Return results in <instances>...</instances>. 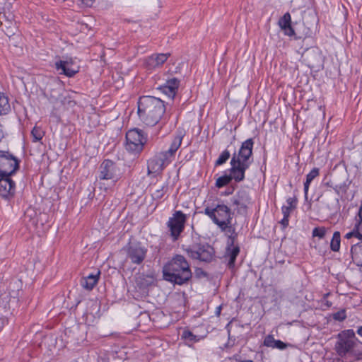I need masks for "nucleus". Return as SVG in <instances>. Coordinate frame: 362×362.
I'll return each mask as SVG.
<instances>
[{
  "mask_svg": "<svg viewBox=\"0 0 362 362\" xmlns=\"http://www.w3.org/2000/svg\"><path fill=\"white\" fill-rule=\"evenodd\" d=\"M195 274L198 278H201L202 276H206L207 275L206 273L201 268H197L195 270Z\"/></svg>",
  "mask_w": 362,
  "mask_h": 362,
  "instance_id": "a19ab883",
  "label": "nucleus"
},
{
  "mask_svg": "<svg viewBox=\"0 0 362 362\" xmlns=\"http://www.w3.org/2000/svg\"><path fill=\"white\" fill-rule=\"evenodd\" d=\"M170 56V53L153 54L146 59V66L149 69L162 66Z\"/></svg>",
  "mask_w": 362,
  "mask_h": 362,
  "instance_id": "412c9836",
  "label": "nucleus"
},
{
  "mask_svg": "<svg viewBox=\"0 0 362 362\" xmlns=\"http://www.w3.org/2000/svg\"><path fill=\"white\" fill-rule=\"evenodd\" d=\"M289 222V216H284L280 221L281 225L283 226V228H286L288 226Z\"/></svg>",
  "mask_w": 362,
  "mask_h": 362,
  "instance_id": "79ce46f5",
  "label": "nucleus"
},
{
  "mask_svg": "<svg viewBox=\"0 0 362 362\" xmlns=\"http://www.w3.org/2000/svg\"><path fill=\"white\" fill-rule=\"evenodd\" d=\"M168 191V184L165 183L162 185L156 186V189L151 193V196L153 200L160 201L163 198L165 194Z\"/></svg>",
  "mask_w": 362,
  "mask_h": 362,
  "instance_id": "a878e982",
  "label": "nucleus"
},
{
  "mask_svg": "<svg viewBox=\"0 0 362 362\" xmlns=\"http://www.w3.org/2000/svg\"><path fill=\"white\" fill-rule=\"evenodd\" d=\"M163 279L173 284H188L192 272L189 263L182 255H175L163 267Z\"/></svg>",
  "mask_w": 362,
  "mask_h": 362,
  "instance_id": "f257e3e1",
  "label": "nucleus"
},
{
  "mask_svg": "<svg viewBox=\"0 0 362 362\" xmlns=\"http://www.w3.org/2000/svg\"><path fill=\"white\" fill-rule=\"evenodd\" d=\"M233 206L238 214H247L248 206L251 204V197L249 193L245 190H239L236 194L231 199Z\"/></svg>",
  "mask_w": 362,
  "mask_h": 362,
  "instance_id": "ddd939ff",
  "label": "nucleus"
},
{
  "mask_svg": "<svg viewBox=\"0 0 362 362\" xmlns=\"http://www.w3.org/2000/svg\"><path fill=\"white\" fill-rule=\"evenodd\" d=\"M254 144L255 142L252 138L247 139L243 141L238 152L233 154L231 160L235 159L236 163L250 166L253 162L252 151Z\"/></svg>",
  "mask_w": 362,
  "mask_h": 362,
  "instance_id": "9d476101",
  "label": "nucleus"
},
{
  "mask_svg": "<svg viewBox=\"0 0 362 362\" xmlns=\"http://www.w3.org/2000/svg\"><path fill=\"white\" fill-rule=\"evenodd\" d=\"M95 270L97 271V272L95 274L92 272V276H91V278H92V290L93 289L95 284H97V282H98V279L100 278V272L98 269H96Z\"/></svg>",
  "mask_w": 362,
  "mask_h": 362,
  "instance_id": "58836bf2",
  "label": "nucleus"
},
{
  "mask_svg": "<svg viewBox=\"0 0 362 362\" xmlns=\"http://www.w3.org/2000/svg\"><path fill=\"white\" fill-rule=\"evenodd\" d=\"M341 234L339 231H335L333 233L330 243V249L334 252H338L340 249Z\"/></svg>",
  "mask_w": 362,
  "mask_h": 362,
  "instance_id": "cd10ccee",
  "label": "nucleus"
},
{
  "mask_svg": "<svg viewBox=\"0 0 362 362\" xmlns=\"http://www.w3.org/2000/svg\"><path fill=\"white\" fill-rule=\"evenodd\" d=\"M361 222L358 224V226L357 227H358L359 233H361V238L362 239V216L361 217Z\"/></svg>",
  "mask_w": 362,
  "mask_h": 362,
  "instance_id": "c03bdc74",
  "label": "nucleus"
},
{
  "mask_svg": "<svg viewBox=\"0 0 362 362\" xmlns=\"http://www.w3.org/2000/svg\"><path fill=\"white\" fill-rule=\"evenodd\" d=\"M148 140L147 135L143 130L134 128L129 129L126 133L125 148L132 153H141Z\"/></svg>",
  "mask_w": 362,
  "mask_h": 362,
  "instance_id": "423d86ee",
  "label": "nucleus"
},
{
  "mask_svg": "<svg viewBox=\"0 0 362 362\" xmlns=\"http://www.w3.org/2000/svg\"><path fill=\"white\" fill-rule=\"evenodd\" d=\"M227 193L229 194H231L232 192L227 191Z\"/></svg>",
  "mask_w": 362,
  "mask_h": 362,
  "instance_id": "603ef678",
  "label": "nucleus"
},
{
  "mask_svg": "<svg viewBox=\"0 0 362 362\" xmlns=\"http://www.w3.org/2000/svg\"><path fill=\"white\" fill-rule=\"evenodd\" d=\"M137 105L139 117L147 126L153 127L157 124L165 112L164 102L153 96L140 97Z\"/></svg>",
  "mask_w": 362,
  "mask_h": 362,
  "instance_id": "f03ea898",
  "label": "nucleus"
},
{
  "mask_svg": "<svg viewBox=\"0 0 362 362\" xmlns=\"http://www.w3.org/2000/svg\"><path fill=\"white\" fill-rule=\"evenodd\" d=\"M11 111L8 98L0 93V115H6Z\"/></svg>",
  "mask_w": 362,
  "mask_h": 362,
  "instance_id": "bb28decb",
  "label": "nucleus"
},
{
  "mask_svg": "<svg viewBox=\"0 0 362 362\" xmlns=\"http://www.w3.org/2000/svg\"><path fill=\"white\" fill-rule=\"evenodd\" d=\"M93 56L94 58L92 60H98L99 58L102 60L105 57L104 48L100 44H95L93 46Z\"/></svg>",
  "mask_w": 362,
  "mask_h": 362,
  "instance_id": "c756f323",
  "label": "nucleus"
},
{
  "mask_svg": "<svg viewBox=\"0 0 362 362\" xmlns=\"http://www.w3.org/2000/svg\"><path fill=\"white\" fill-rule=\"evenodd\" d=\"M240 362H253V361L251 360H245V361H242Z\"/></svg>",
  "mask_w": 362,
  "mask_h": 362,
  "instance_id": "3c124183",
  "label": "nucleus"
},
{
  "mask_svg": "<svg viewBox=\"0 0 362 362\" xmlns=\"http://www.w3.org/2000/svg\"><path fill=\"white\" fill-rule=\"evenodd\" d=\"M353 262L358 267L362 266V241L354 244L351 247Z\"/></svg>",
  "mask_w": 362,
  "mask_h": 362,
  "instance_id": "5701e85b",
  "label": "nucleus"
},
{
  "mask_svg": "<svg viewBox=\"0 0 362 362\" xmlns=\"http://www.w3.org/2000/svg\"><path fill=\"white\" fill-rule=\"evenodd\" d=\"M55 68L60 74H64L68 77L74 76L78 71V67L72 60H59L55 63Z\"/></svg>",
  "mask_w": 362,
  "mask_h": 362,
  "instance_id": "a211bd4d",
  "label": "nucleus"
},
{
  "mask_svg": "<svg viewBox=\"0 0 362 362\" xmlns=\"http://www.w3.org/2000/svg\"><path fill=\"white\" fill-rule=\"evenodd\" d=\"M357 334L362 337V326L358 327Z\"/></svg>",
  "mask_w": 362,
  "mask_h": 362,
  "instance_id": "a18cd8bd",
  "label": "nucleus"
},
{
  "mask_svg": "<svg viewBox=\"0 0 362 362\" xmlns=\"http://www.w3.org/2000/svg\"><path fill=\"white\" fill-rule=\"evenodd\" d=\"M235 236H229L225 255V258L228 261L227 266L230 269L235 268V260L240 253V247L235 244Z\"/></svg>",
  "mask_w": 362,
  "mask_h": 362,
  "instance_id": "2eb2a0df",
  "label": "nucleus"
},
{
  "mask_svg": "<svg viewBox=\"0 0 362 362\" xmlns=\"http://www.w3.org/2000/svg\"><path fill=\"white\" fill-rule=\"evenodd\" d=\"M230 153L228 150H224L218 156L215 162V166H219L224 164L230 158Z\"/></svg>",
  "mask_w": 362,
  "mask_h": 362,
  "instance_id": "2f4dec72",
  "label": "nucleus"
},
{
  "mask_svg": "<svg viewBox=\"0 0 362 362\" xmlns=\"http://www.w3.org/2000/svg\"><path fill=\"white\" fill-rule=\"evenodd\" d=\"M320 175V170L317 168H314L312 170L306 175V180L304 182V194L305 199H308V194L310 185L311 182Z\"/></svg>",
  "mask_w": 362,
  "mask_h": 362,
  "instance_id": "393cba45",
  "label": "nucleus"
},
{
  "mask_svg": "<svg viewBox=\"0 0 362 362\" xmlns=\"http://www.w3.org/2000/svg\"><path fill=\"white\" fill-rule=\"evenodd\" d=\"M231 167L229 169L231 180H234L236 182H240L245 179V171L250 168L247 165H243L236 163L235 159L230 160Z\"/></svg>",
  "mask_w": 362,
  "mask_h": 362,
  "instance_id": "dca6fc26",
  "label": "nucleus"
},
{
  "mask_svg": "<svg viewBox=\"0 0 362 362\" xmlns=\"http://www.w3.org/2000/svg\"><path fill=\"white\" fill-rule=\"evenodd\" d=\"M31 134L33 138V141L36 142L42 139L44 132L40 127H35L31 132Z\"/></svg>",
  "mask_w": 362,
  "mask_h": 362,
  "instance_id": "473e14b6",
  "label": "nucleus"
},
{
  "mask_svg": "<svg viewBox=\"0 0 362 362\" xmlns=\"http://www.w3.org/2000/svg\"><path fill=\"white\" fill-rule=\"evenodd\" d=\"M333 189H334V191L337 192V194H339V187L338 185H336L335 187H333Z\"/></svg>",
  "mask_w": 362,
  "mask_h": 362,
  "instance_id": "de8ad7c7",
  "label": "nucleus"
},
{
  "mask_svg": "<svg viewBox=\"0 0 362 362\" xmlns=\"http://www.w3.org/2000/svg\"><path fill=\"white\" fill-rule=\"evenodd\" d=\"M291 16L288 12L284 13L278 21V25L280 28L284 31L285 35L288 37H293L295 40H304L311 35V30L309 28L306 27L304 24H302L303 28V33L296 32V30L291 25Z\"/></svg>",
  "mask_w": 362,
  "mask_h": 362,
  "instance_id": "6e6552de",
  "label": "nucleus"
},
{
  "mask_svg": "<svg viewBox=\"0 0 362 362\" xmlns=\"http://www.w3.org/2000/svg\"><path fill=\"white\" fill-rule=\"evenodd\" d=\"M286 203H287L286 206H291V208L295 209L297 206L298 199L295 196L293 197H288L286 199Z\"/></svg>",
  "mask_w": 362,
  "mask_h": 362,
  "instance_id": "4c0bfd02",
  "label": "nucleus"
},
{
  "mask_svg": "<svg viewBox=\"0 0 362 362\" xmlns=\"http://www.w3.org/2000/svg\"><path fill=\"white\" fill-rule=\"evenodd\" d=\"M182 248L192 259L211 262L215 257L214 247L207 243H193L187 247L183 245Z\"/></svg>",
  "mask_w": 362,
  "mask_h": 362,
  "instance_id": "39448f33",
  "label": "nucleus"
},
{
  "mask_svg": "<svg viewBox=\"0 0 362 362\" xmlns=\"http://www.w3.org/2000/svg\"><path fill=\"white\" fill-rule=\"evenodd\" d=\"M20 160L8 151L0 150V175H12L19 168Z\"/></svg>",
  "mask_w": 362,
  "mask_h": 362,
  "instance_id": "1a4fd4ad",
  "label": "nucleus"
},
{
  "mask_svg": "<svg viewBox=\"0 0 362 362\" xmlns=\"http://www.w3.org/2000/svg\"><path fill=\"white\" fill-rule=\"evenodd\" d=\"M327 230L325 227H315L312 232L313 237H318L320 239L325 238Z\"/></svg>",
  "mask_w": 362,
  "mask_h": 362,
  "instance_id": "72a5a7b5",
  "label": "nucleus"
},
{
  "mask_svg": "<svg viewBox=\"0 0 362 362\" xmlns=\"http://www.w3.org/2000/svg\"><path fill=\"white\" fill-rule=\"evenodd\" d=\"M11 176L0 175V197L5 199H10L16 192V183Z\"/></svg>",
  "mask_w": 362,
  "mask_h": 362,
  "instance_id": "4468645a",
  "label": "nucleus"
},
{
  "mask_svg": "<svg viewBox=\"0 0 362 362\" xmlns=\"http://www.w3.org/2000/svg\"><path fill=\"white\" fill-rule=\"evenodd\" d=\"M184 134L177 130L170 148L167 151L156 153L147 160V174L160 173L175 158V153L182 144Z\"/></svg>",
  "mask_w": 362,
  "mask_h": 362,
  "instance_id": "7ed1b4c3",
  "label": "nucleus"
},
{
  "mask_svg": "<svg viewBox=\"0 0 362 362\" xmlns=\"http://www.w3.org/2000/svg\"><path fill=\"white\" fill-rule=\"evenodd\" d=\"M231 181L230 175L225 174L216 179L215 185L218 188H222L228 185Z\"/></svg>",
  "mask_w": 362,
  "mask_h": 362,
  "instance_id": "c85d7f7f",
  "label": "nucleus"
},
{
  "mask_svg": "<svg viewBox=\"0 0 362 362\" xmlns=\"http://www.w3.org/2000/svg\"><path fill=\"white\" fill-rule=\"evenodd\" d=\"M263 344L265 346L271 347L273 349H278L279 350H284L288 346V344L281 341V340L275 339L273 335L271 334L265 337Z\"/></svg>",
  "mask_w": 362,
  "mask_h": 362,
  "instance_id": "b1692460",
  "label": "nucleus"
},
{
  "mask_svg": "<svg viewBox=\"0 0 362 362\" xmlns=\"http://www.w3.org/2000/svg\"><path fill=\"white\" fill-rule=\"evenodd\" d=\"M216 309H217L216 313H217L218 315H219V314H220V312H221V306L220 305V306L217 307V308H216Z\"/></svg>",
  "mask_w": 362,
  "mask_h": 362,
  "instance_id": "8fccbe9b",
  "label": "nucleus"
},
{
  "mask_svg": "<svg viewBox=\"0 0 362 362\" xmlns=\"http://www.w3.org/2000/svg\"><path fill=\"white\" fill-rule=\"evenodd\" d=\"M115 175V163L111 160H105L99 168V177L103 180H110Z\"/></svg>",
  "mask_w": 362,
  "mask_h": 362,
  "instance_id": "6ab92c4d",
  "label": "nucleus"
},
{
  "mask_svg": "<svg viewBox=\"0 0 362 362\" xmlns=\"http://www.w3.org/2000/svg\"><path fill=\"white\" fill-rule=\"evenodd\" d=\"M180 86V80L176 78H172L167 80L165 84L163 86V90L170 97H174Z\"/></svg>",
  "mask_w": 362,
  "mask_h": 362,
  "instance_id": "4be33fe9",
  "label": "nucleus"
},
{
  "mask_svg": "<svg viewBox=\"0 0 362 362\" xmlns=\"http://www.w3.org/2000/svg\"><path fill=\"white\" fill-rule=\"evenodd\" d=\"M344 238L348 240H349L352 238H357L358 239H361V233L358 231V227H356V228H354L353 230L347 233L345 235Z\"/></svg>",
  "mask_w": 362,
  "mask_h": 362,
  "instance_id": "e433bc0d",
  "label": "nucleus"
},
{
  "mask_svg": "<svg viewBox=\"0 0 362 362\" xmlns=\"http://www.w3.org/2000/svg\"><path fill=\"white\" fill-rule=\"evenodd\" d=\"M305 60L310 68H320L322 64V52L317 48L308 49L305 55Z\"/></svg>",
  "mask_w": 362,
  "mask_h": 362,
  "instance_id": "f3484780",
  "label": "nucleus"
},
{
  "mask_svg": "<svg viewBox=\"0 0 362 362\" xmlns=\"http://www.w3.org/2000/svg\"><path fill=\"white\" fill-rule=\"evenodd\" d=\"M89 279H90V274H87L86 272H83V277L81 279V285L88 291L90 290V286L88 281Z\"/></svg>",
  "mask_w": 362,
  "mask_h": 362,
  "instance_id": "f704fd0d",
  "label": "nucleus"
},
{
  "mask_svg": "<svg viewBox=\"0 0 362 362\" xmlns=\"http://www.w3.org/2000/svg\"><path fill=\"white\" fill-rule=\"evenodd\" d=\"M358 214L360 217H362V205L361 206L358 211Z\"/></svg>",
  "mask_w": 362,
  "mask_h": 362,
  "instance_id": "09e8293b",
  "label": "nucleus"
},
{
  "mask_svg": "<svg viewBox=\"0 0 362 362\" xmlns=\"http://www.w3.org/2000/svg\"><path fill=\"white\" fill-rule=\"evenodd\" d=\"M4 138V132L3 130V127L0 125V141Z\"/></svg>",
  "mask_w": 362,
  "mask_h": 362,
  "instance_id": "37998d69",
  "label": "nucleus"
},
{
  "mask_svg": "<svg viewBox=\"0 0 362 362\" xmlns=\"http://www.w3.org/2000/svg\"><path fill=\"white\" fill-rule=\"evenodd\" d=\"M227 193L229 194H231L232 192L227 191Z\"/></svg>",
  "mask_w": 362,
  "mask_h": 362,
  "instance_id": "864d4df0",
  "label": "nucleus"
},
{
  "mask_svg": "<svg viewBox=\"0 0 362 362\" xmlns=\"http://www.w3.org/2000/svg\"><path fill=\"white\" fill-rule=\"evenodd\" d=\"M127 257L134 264H141L146 258L147 249L139 242L129 243L124 248Z\"/></svg>",
  "mask_w": 362,
  "mask_h": 362,
  "instance_id": "f8f14e48",
  "label": "nucleus"
},
{
  "mask_svg": "<svg viewBox=\"0 0 362 362\" xmlns=\"http://www.w3.org/2000/svg\"><path fill=\"white\" fill-rule=\"evenodd\" d=\"M204 214L223 230L231 225L233 213L231 209L223 203L218 204L214 207H205Z\"/></svg>",
  "mask_w": 362,
  "mask_h": 362,
  "instance_id": "20e7f679",
  "label": "nucleus"
},
{
  "mask_svg": "<svg viewBox=\"0 0 362 362\" xmlns=\"http://www.w3.org/2000/svg\"><path fill=\"white\" fill-rule=\"evenodd\" d=\"M300 30H299L298 28L295 29L296 32H299L300 33H303L304 30H303V28L302 27V25H300Z\"/></svg>",
  "mask_w": 362,
  "mask_h": 362,
  "instance_id": "49530a36",
  "label": "nucleus"
},
{
  "mask_svg": "<svg viewBox=\"0 0 362 362\" xmlns=\"http://www.w3.org/2000/svg\"><path fill=\"white\" fill-rule=\"evenodd\" d=\"M294 209L291 208V206H285L284 205L282 207H281V211H282V214L284 216H289L290 217V215H291V212L292 211V210H293Z\"/></svg>",
  "mask_w": 362,
  "mask_h": 362,
  "instance_id": "ea45409f",
  "label": "nucleus"
},
{
  "mask_svg": "<svg viewBox=\"0 0 362 362\" xmlns=\"http://www.w3.org/2000/svg\"><path fill=\"white\" fill-rule=\"evenodd\" d=\"M355 338L353 329H346L337 334L334 350L339 356L344 358L352 354L356 346Z\"/></svg>",
  "mask_w": 362,
  "mask_h": 362,
  "instance_id": "0eeeda50",
  "label": "nucleus"
},
{
  "mask_svg": "<svg viewBox=\"0 0 362 362\" xmlns=\"http://www.w3.org/2000/svg\"><path fill=\"white\" fill-rule=\"evenodd\" d=\"M156 286V281L153 276H139L136 279V287L140 292L148 293Z\"/></svg>",
  "mask_w": 362,
  "mask_h": 362,
  "instance_id": "aec40b11",
  "label": "nucleus"
},
{
  "mask_svg": "<svg viewBox=\"0 0 362 362\" xmlns=\"http://www.w3.org/2000/svg\"><path fill=\"white\" fill-rule=\"evenodd\" d=\"M182 339L188 342H197L199 340L198 336L194 334L190 330L185 329L182 334Z\"/></svg>",
  "mask_w": 362,
  "mask_h": 362,
  "instance_id": "7c9ffc66",
  "label": "nucleus"
},
{
  "mask_svg": "<svg viewBox=\"0 0 362 362\" xmlns=\"http://www.w3.org/2000/svg\"><path fill=\"white\" fill-rule=\"evenodd\" d=\"M332 318L334 320L342 322L346 318V313L345 309H341L337 313L332 314Z\"/></svg>",
  "mask_w": 362,
  "mask_h": 362,
  "instance_id": "c9c22d12",
  "label": "nucleus"
},
{
  "mask_svg": "<svg viewBox=\"0 0 362 362\" xmlns=\"http://www.w3.org/2000/svg\"><path fill=\"white\" fill-rule=\"evenodd\" d=\"M187 216L182 211H176L168 221V227L173 241L178 240L185 229Z\"/></svg>",
  "mask_w": 362,
  "mask_h": 362,
  "instance_id": "9b49d317",
  "label": "nucleus"
}]
</instances>
